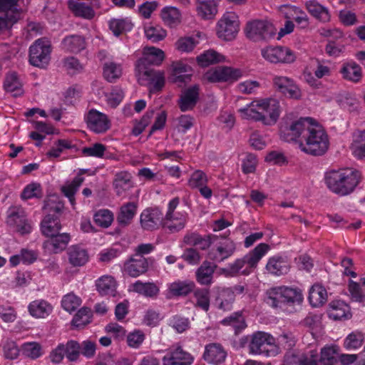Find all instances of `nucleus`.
<instances>
[{"label": "nucleus", "instance_id": "69168bd1", "mask_svg": "<svg viewBox=\"0 0 365 365\" xmlns=\"http://www.w3.org/2000/svg\"><path fill=\"white\" fill-rule=\"evenodd\" d=\"M43 196L40 184L31 183L26 186L21 194L22 200H28L32 197L41 198Z\"/></svg>", "mask_w": 365, "mask_h": 365}, {"label": "nucleus", "instance_id": "5701e85b", "mask_svg": "<svg viewBox=\"0 0 365 365\" xmlns=\"http://www.w3.org/2000/svg\"><path fill=\"white\" fill-rule=\"evenodd\" d=\"M328 315L334 320H346L351 317L350 307L344 301L334 299L329 304Z\"/></svg>", "mask_w": 365, "mask_h": 365}, {"label": "nucleus", "instance_id": "2f4dec72", "mask_svg": "<svg viewBox=\"0 0 365 365\" xmlns=\"http://www.w3.org/2000/svg\"><path fill=\"white\" fill-rule=\"evenodd\" d=\"M340 73L344 80L351 81L352 83H359L362 78V71L359 65L354 61H349L344 63L341 69Z\"/></svg>", "mask_w": 365, "mask_h": 365}, {"label": "nucleus", "instance_id": "72a5a7b5", "mask_svg": "<svg viewBox=\"0 0 365 365\" xmlns=\"http://www.w3.org/2000/svg\"><path fill=\"white\" fill-rule=\"evenodd\" d=\"M196 10L201 18L212 19L217 13V0H197Z\"/></svg>", "mask_w": 365, "mask_h": 365}, {"label": "nucleus", "instance_id": "4d7b16f0", "mask_svg": "<svg viewBox=\"0 0 365 365\" xmlns=\"http://www.w3.org/2000/svg\"><path fill=\"white\" fill-rule=\"evenodd\" d=\"M122 73V68L120 64L113 62L105 63L103 67V75L105 78L110 82L118 78Z\"/></svg>", "mask_w": 365, "mask_h": 365}, {"label": "nucleus", "instance_id": "49530a36", "mask_svg": "<svg viewBox=\"0 0 365 365\" xmlns=\"http://www.w3.org/2000/svg\"><path fill=\"white\" fill-rule=\"evenodd\" d=\"M224 61L225 57L214 50H207L197 57V61L202 67H207Z\"/></svg>", "mask_w": 365, "mask_h": 365}, {"label": "nucleus", "instance_id": "4c0bfd02", "mask_svg": "<svg viewBox=\"0 0 365 365\" xmlns=\"http://www.w3.org/2000/svg\"><path fill=\"white\" fill-rule=\"evenodd\" d=\"M4 87L7 92L11 93L14 97L21 96L24 93L22 82L15 72L9 73L6 76Z\"/></svg>", "mask_w": 365, "mask_h": 365}, {"label": "nucleus", "instance_id": "a878e982", "mask_svg": "<svg viewBox=\"0 0 365 365\" xmlns=\"http://www.w3.org/2000/svg\"><path fill=\"white\" fill-rule=\"evenodd\" d=\"M113 185L115 192L118 196L125 195L134 186L131 175L126 171L117 173Z\"/></svg>", "mask_w": 365, "mask_h": 365}, {"label": "nucleus", "instance_id": "58836bf2", "mask_svg": "<svg viewBox=\"0 0 365 365\" xmlns=\"http://www.w3.org/2000/svg\"><path fill=\"white\" fill-rule=\"evenodd\" d=\"M128 289L145 297H154L159 293V288L155 283L142 282L140 280L130 284Z\"/></svg>", "mask_w": 365, "mask_h": 365}, {"label": "nucleus", "instance_id": "c85d7f7f", "mask_svg": "<svg viewBox=\"0 0 365 365\" xmlns=\"http://www.w3.org/2000/svg\"><path fill=\"white\" fill-rule=\"evenodd\" d=\"M186 215L182 213L166 214L163 222V227L170 232H177L185 227Z\"/></svg>", "mask_w": 365, "mask_h": 365}, {"label": "nucleus", "instance_id": "79ce46f5", "mask_svg": "<svg viewBox=\"0 0 365 365\" xmlns=\"http://www.w3.org/2000/svg\"><path fill=\"white\" fill-rule=\"evenodd\" d=\"M138 205L134 202H129L120 207V213L117 217V221L122 226L129 225L135 216Z\"/></svg>", "mask_w": 365, "mask_h": 365}, {"label": "nucleus", "instance_id": "473e14b6", "mask_svg": "<svg viewBox=\"0 0 365 365\" xmlns=\"http://www.w3.org/2000/svg\"><path fill=\"white\" fill-rule=\"evenodd\" d=\"M266 269L269 273L280 276L288 273L290 264L287 259L282 257H273L269 259Z\"/></svg>", "mask_w": 365, "mask_h": 365}, {"label": "nucleus", "instance_id": "2eb2a0df", "mask_svg": "<svg viewBox=\"0 0 365 365\" xmlns=\"http://www.w3.org/2000/svg\"><path fill=\"white\" fill-rule=\"evenodd\" d=\"M274 87L285 97L292 99H299L302 93L294 81L287 76H276L273 78Z\"/></svg>", "mask_w": 365, "mask_h": 365}, {"label": "nucleus", "instance_id": "c756f323", "mask_svg": "<svg viewBox=\"0 0 365 365\" xmlns=\"http://www.w3.org/2000/svg\"><path fill=\"white\" fill-rule=\"evenodd\" d=\"M227 353L222 346L217 344H210L205 346L203 357L209 363L219 364L225 361Z\"/></svg>", "mask_w": 365, "mask_h": 365}, {"label": "nucleus", "instance_id": "6e6552de", "mask_svg": "<svg viewBox=\"0 0 365 365\" xmlns=\"http://www.w3.org/2000/svg\"><path fill=\"white\" fill-rule=\"evenodd\" d=\"M140 84L148 86L150 93L160 91L165 86V78L164 71L157 70H141L136 72Z\"/></svg>", "mask_w": 365, "mask_h": 365}, {"label": "nucleus", "instance_id": "aec40b11", "mask_svg": "<svg viewBox=\"0 0 365 365\" xmlns=\"http://www.w3.org/2000/svg\"><path fill=\"white\" fill-rule=\"evenodd\" d=\"M48 237L49 239L43 242V247L49 253H58L63 251L71 240L68 233H60L59 232Z\"/></svg>", "mask_w": 365, "mask_h": 365}, {"label": "nucleus", "instance_id": "a211bd4d", "mask_svg": "<svg viewBox=\"0 0 365 365\" xmlns=\"http://www.w3.org/2000/svg\"><path fill=\"white\" fill-rule=\"evenodd\" d=\"M236 250L235 243L230 239H222L216 246L209 252L210 259L215 262H222L231 257Z\"/></svg>", "mask_w": 365, "mask_h": 365}, {"label": "nucleus", "instance_id": "bb28decb", "mask_svg": "<svg viewBox=\"0 0 365 365\" xmlns=\"http://www.w3.org/2000/svg\"><path fill=\"white\" fill-rule=\"evenodd\" d=\"M28 310L33 317L45 319L51 314L53 307L47 301L39 299L31 302L28 306Z\"/></svg>", "mask_w": 365, "mask_h": 365}, {"label": "nucleus", "instance_id": "1a4fd4ad", "mask_svg": "<svg viewBox=\"0 0 365 365\" xmlns=\"http://www.w3.org/2000/svg\"><path fill=\"white\" fill-rule=\"evenodd\" d=\"M218 37L225 41L234 39L239 31V21L235 13L227 12L217 23Z\"/></svg>", "mask_w": 365, "mask_h": 365}, {"label": "nucleus", "instance_id": "4be33fe9", "mask_svg": "<svg viewBox=\"0 0 365 365\" xmlns=\"http://www.w3.org/2000/svg\"><path fill=\"white\" fill-rule=\"evenodd\" d=\"M264 99L255 101L245 108H240L239 112L245 119L261 121L264 124Z\"/></svg>", "mask_w": 365, "mask_h": 365}, {"label": "nucleus", "instance_id": "0e129e2a", "mask_svg": "<svg viewBox=\"0 0 365 365\" xmlns=\"http://www.w3.org/2000/svg\"><path fill=\"white\" fill-rule=\"evenodd\" d=\"M1 346L4 356L9 359H15L19 354V349L18 348L15 341L9 339H4Z\"/></svg>", "mask_w": 365, "mask_h": 365}, {"label": "nucleus", "instance_id": "423d86ee", "mask_svg": "<svg viewBox=\"0 0 365 365\" xmlns=\"http://www.w3.org/2000/svg\"><path fill=\"white\" fill-rule=\"evenodd\" d=\"M20 0H0V31L9 30L19 18Z\"/></svg>", "mask_w": 365, "mask_h": 365}, {"label": "nucleus", "instance_id": "c9c22d12", "mask_svg": "<svg viewBox=\"0 0 365 365\" xmlns=\"http://www.w3.org/2000/svg\"><path fill=\"white\" fill-rule=\"evenodd\" d=\"M68 261L74 267L84 265L88 260V254L86 250L78 246L73 245L67 251Z\"/></svg>", "mask_w": 365, "mask_h": 365}, {"label": "nucleus", "instance_id": "e2e57ef3", "mask_svg": "<svg viewBox=\"0 0 365 365\" xmlns=\"http://www.w3.org/2000/svg\"><path fill=\"white\" fill-rule=\"evenodd\" d=\"M110 29L115 36H119L124 31H130L133 24L125 19H113L109 23Z\"/></svg>", "mask_w": 365, "mask_h": 365}, {"label": "nucleus", "instance_id": "f704fd0d", "mask_svg": "<svg viewBox=\"0 0 365 365\" xmlns=\"http://www.w3.org/2000/svg\"><path fill=\"white\" fill-rule=\"evenodd\" d=\"M264 125L274 124L279 116V102L274 98L264 99Z\"/></svg>", "mask_w": 365, "mask_h": 365}, {"label": "nucleus", "instance_id": "a19ab883", "mask_svg": "<svg viewBox=\"0 0 365 365\" xmlns=\"http://www.w3.org/2000/svg\"><path fill=\"white\" fill-rule=\"evenodd\" d=\"M41 229L42 234L48 237L60 232L61 225L57 216L50 217V215H46L41 222Z\"/></svg>", "mask_w": 365, "mask_h": 365}, {"label": "nucleus", "instance_id": "dca6fc26", "mask_svg": "<svg viewBox=\"0 0 365 365\" xmlns=\"http://www.w3.org/2000/svg\"><path fill=\"white\" fill-rule=\"evenodd\" d=\"M163 215L159 209L147 208L142 212L140 222L143 230L153 231L160 226L163 227Z\"/></svg>", "mask_w": 365, "mask_h": 365}, {"label": "nucleus", "instance_id": "3c124183", "mask_svg": "<svg viewBox=\"0 0 365 365\" xmlns=\"http://www.w3.org/2000/svg\"><path fill=\"white\" fill-rule=\"evenodd\" d=\"M339 348L336 345H327L321 349V356L319 359L322 365H334L336 362V356Z\"/></svg>", "mask_w": 365, "mask_h": 365}, {"label": "nucleus", "instance_id": "412c9836", "mask_svg": "<svg viewBox=\"0 0 365 365\" xmlns=\"http://www.w3.org/2000/svg\"><path fill=\"white\" fill-rule=\"evenodd\" d=\"M272 307L287 313H293L302 307L303 298H269Z\"/></svg>", "mask_w": 365, "mask_h": 365}, {"label": "nucleus", "instance_id": "bf43d9fd", "mask_svg": "<svg viewBox=\"0 0 365 365\" xmlns=\"http://www.w3.org/2000/svg\"><path fill=\"white\" fill-rule=\"evenodd\" d=\"M91 311L83 307L78 310L72 320V324L76 327H81L91 322Z\"/></svg>", "mask_w": 365, "mask_h": 365}, {"label": "nucleus", "instance_id": "20e7f679", "mask_svg": "<svg viewBox=\"0 0 365 365\" xmlns=\"http://www.w3.org/2000/svg\"><path fill=\"white\" fill-rule=\"evenodd\" d=\"M247 339L249 340V351L252 354L269 357L279 353V347L275 344L274 338L266 332L258 331Z\"/></svg>", "mask_w": 365, "mask_h": 365}, {"label": "nucleus", "instance_id": "680f3d73", "mask_svg": "<svg viewBox=\"0 0 365 365\" xmlns=\"http://www.w3.org/2000/svg\"><path fill=\"white\" fill-rule=\"evenodd\" d=\"M198 41L192 36L180 38L175 43V48L180 52H190L198 44Z\"/></svg>", "mask_w": 365, "mask_h": 365}, {"label": "nucleus", "instance_id": "09e8293b", "mask_svg": "<svg viewBox=\"0 0 365 365\" xmlns=\"http://www.w3.org/2000/svg\"><path fill=\"white\" fill-rule=\"evenodd\" d=\"M364 340V333L359 331H354L345 338L344 346L346 350H356L362 346Z\"/></svg>", "mask_w": 365, "mask_h": 365}, {"label": "nucleus", "instance_id": "864d4df0", "mask_svg": "<svg viewBox=\"0 0 365 365\" xmlns=\"http://www.w3.org/2000/svg\"><path fill=\"white\" fill-rule=\"evenodd\" d=\"M21 351L24 356L31 359H36L41 357L43 354L41 345L36 341L23 344Z\"/></svg>", "mask_w": 365, "mask_h": 365}, {"label": "nucleus", "instance_id": "0eeeda50", "mask_svg": "<svg viewBox=\"0 0 365 365\" xmlns=\"http://www.w3.org/2000/svg\"><path fill=\"white\" fill-rule=\"evenodd\" d=\"M51 52V42L46 38L36 40L29 49V61L35 66L48 65Z\"/></svg>", "mask_w": 365, "mask_h": 365}, {"label": "nucleus", "instance_id": "4468645a", "mask_svg": "<svg viewBox=\"0 0 365 365\" xmlns=\"http://www.w3.org/2000/svg\"><path fill=\"white\" fill-rule=\"evenodd\" d=\"M88 128L95 133H104L110 128L108 116L96 109H91L85 116Z\"/></svg>", "mask_w": 365, "mask_h": 365}, {"label": "nucleus", "instance_id": "ddd939ff", "mask_svg": "<svg viewBox=\"0 0 365 365\" xmlns=\"http://www.w3.org/2000/svg\"><path fill=\"white\" fill-rule=\"evenodd\" d=\"M143 53V56L136 63V72H140L141 70H153L148 66H159L165 58L163 51L153 46L145 47Z\"/></svg>", "mask_w": 365, "mask_h": 365}, {"label": "nucleus", "instance_id": "e433bc0d", "mask_svg": "<svg viewBox=\"0 0 365 365\" xmlns=\"http://www.w3.org/2000/svg\"><path fill=\"white\" fill-rule=\"evenodd\" d=\"M63 49L71 53H79L86 48V42L82 36L71 35L66 36L62 41Z\"/></svg>", "mask_w": 365, "mask_h": 365}, {"label": "nucleus", "instance_id": "6ab92c4d", "mask_svg": "<svg viewBox=\"0 0 365 365\" xmlns=\"http://www.w3.org/2000/svg\"><path fill=\"white\" fill-rule=\"evenodd\" d=\"M243 75V71L239 68L227 66H220L209 74L207 78L212 82L235 81Z\"/></svg>", "mask_w": 365, "mask_h": 365}, {"label": "nucleus", "instance_id": "c03bdc74", "mask_svg": "<svg viewBox=\"0 0 365 365\" xmlns=\"http://www.w3.org/2000/svg\"><path fill=\"white\" fill-rule=\"evenodd\" d=\"M306 8L309 13L322 21L327 22L330 19L329 13L325 7L315 0H310L306 3Z\"/></svg>", "mask_w": 365, "mask_h": 365}, {"label": "nucleus", "instance_id": "338daca9", "mask_svg": "<svg viewBox=\"0 0 365 365\" xmlns=\"http://www.w3.org/2000/svg\"><path fill=\"white\" fill-rule=\"evenodd\" d=\"M65 356L71 361H76L80 355V345L78 342L71 340L64 344Z\"/></svg>", "mask_w": 365, "mask_h": 365}, {"label": "nucleus", "instance_id": "de8ad7c7", "mask_svg": "<svg viewBox=\"0 0 365 365\" xmlns=\"http://www.w3.org/2000/svg\"><path fill=\"white\" fill-rule=\"evenodd\" d=\"M161 16L164 23L170 27H175L180 23L181 14L175 7H166L162 10Z\"/></svg>", "mask_w": 365, "mask_h": 365}, {"label": "nucleus", "instance_id": "37998d69", "mask_svg": "<svg viewBox=\"0 0 365 365\" xmlns=\"http://www.w3.org/2000/svg\"><path fill=\"white\" fill-rule=\"evenodd\" d=\"M216 267L217 266L210 262H203L196 272L197 281L202 284H210Z\"/></svg>", "mask_w": 365, "mask_h": 365}, {"label": "nucleus", "instance_id": "f3484780", "mask_svg": "<svg viewBox=\"0 0 365 365\" xmlns=\"http://www.w3.org/2000/svg\"><path fill=\"white\" fill-rule=\"evenodd\" d=\"M192 356L180 346L170 348L163 358V365H190Z\"/></svg>", "mask_w": 365, "mask_h": 365}, {"label": "nucleus", "instance_id": "603ef678", "mask_svg": "<svg viewBox=\"0 0 365 365\" xmlns=\"http://www.w3.org/2000/svg\"><path fill=\"white\" fill-rule=\"evenodd\" d=\"M267 294L269 297H302V291L298 287L280 286L269 289Z\"/></svg>", "mask_w": 365, "mask_h": 365}, {"label": "nucleus", "instance_id": "393cba45", "mask_svg": "<svg viewBox=\"0 0 365 365\" xmlns=\"http://www.w3.org/2000/svg\"><path fill=\"white\" fill-rule=\"evenodd\" d=\"M199 98V86H192L185 89L180 96L179 107L182 112L190 110L195 106Z\"/></svg>", "mask_w": 365, "mask_h": 365}, {"label": "nucleus", "instance_id": "f03ea898", "mask_svg": "<svg viewBox=\"0 0 365 365\" xmlns=\"http://www.w3.org/2000/svg\"><path fill=\"white\" fill-rule=\"evenodd\" d=\"M361 180L360 172L349 168L333 170L325 175L327 187L339 196H346L353 192Z\"/></svg>", "mask_w": 365, "mask_h": 365}, {"label": "nucleus", "instance_id": "39448f33", "mask_svg": "<svg viewBox=\"0 0 365 365\" xmlns=\"http://www.w3.org/2000/svg\"><path fill=\"white\" fill-rule=\"evenodd\" d=\"M274 25L267 20H253L248 21L245 28V33L247 38L254 41H267L276 34Z\"/></svg>", "mask_w": 365, "mask_h": 365}, {"label": "nucleus", "instance_id": "13d9d810", "mask_svg": "<svg viewBox=\"0 0 365 365\" xmlns=\"http://www.w3.org/2000/svg\"><path fill=\"white\" fill-rule=\"evenodd\" d=\"M145 34L148 40L157 43L165 38L166 31L159 26H149L145 29Z\"/></svg>", "mask_w": 365, "mask_h": 365}, {"label": "nucleus", "instance_id": "774afa93", "mask_svg": "<svg viewBox=\"0 0 365 365\" xmlns=\"http://www.w3.org/2000/svg\"><path fill=\"white\" fill-rule=\"evenodd\" d=\"M207 178L206 174L202 170H195L191 175L189 180L188 185L191 188H199L200 187L207 184Z\"/></svg>", "mask_w": 365, "mask_h": 365}, {"label": "nucleus", "instance_id": "cd10ccee", "mask_svg": "<svg viewBox=\"0 0 365 365\" xmlns=\"http://www.w3.org/2000/svg\"><path fill=\"white\" fill-rule=\"evenodd\" d=\"M284 363L285 365H291L292 364L297 365H319L320 362L317 351L312 350L300 357L293 354H287L285 356Z\"/></svg>", "mask_w": 365, "mask_h": 365}, {"label": "nucleus", "instance_id": "a18cd8bd", "mask_svg": "<svg viewBox=\"0 0 365 365\" xmlns=\"http://www.w3.org/2000/svg\"><path fill=\"white\" fill-rule=\"evenodd\" d=\"M69 8L76 16L86 19H92L95 16L93 8L86 3L69 1Z\"/></svg>", "mask_w": 365, "mask_h": 365}, {"label": "nucleus", "instance_id": "8fccbe9b", "mask_svg": "<svg viewBox=\"0 0 365 365\" xmlns=\"http://www.w3.org/2000/svg\"><path fill=\"white\" fill-rule=\"evenodd\" d=\"M83 180L84 178L83 177L78 175L71 182L67 183L61 187L62 192L66 197L68 198L69 202L73 206H74L76 204L74 195L78 190V187L81 186Z\"/></svg>", "mask_w": 365, "mask_h": 365}, {"label": "nucleus", "instance_id": "052dcab7", "mask_svg": "<svg viewBox=\"0 0 365 365\" xmlns=\"http://www.w3.org/2000/svg\"><path fill=\"white\" fill-rule=\"evenodd\" d=\"M96 225L102 227H108L113 221V214L108 210H100L94 215Z\"/></svg>", "mask_w": 365, "mask_h": 365}, {"label": "nucleus", "instance_id": "7c9ffc66", "mask_svg": "<svg viewBox=\"0 0 365 365\" xmlns=\"http://www.w3.org/2000/svg\"><path fill=\"white\" fill-rule=\"evenodd\" d=\"M96 287L101 295L115 297L118 294L117 282L110 275H103L96 281Z\"/></svg>", "mask_w": 365, "mask_h": 365}, {"label": "nucleus", "instance_id": "f257e3e1", "mask_svg": "<svg viewBox=\"0 0 365 365\" xmlns=\"http://www.w3.org/2000/svg\"><path fill=\"white\" fill-rule=\"evenodd\" d=\"M282 138L286 141L300 138L299 148L304 153L322 156L329 149V137L319 123L312 118H301L282 131Z\"/></svg>", "mask_w": 365, "mask_h": 365}, {"label": "nucleus", "instance_id": "5fc2aeb1", "mask_svg": "<svg viewBox=\"0 0 365 365\" xmlns=\"http://www.w3.org/2000/svg\"><path fill=\"white\" fill-rule=\"evenodd\" d=\"M221 323L224 325L232 327L235 334L240 332L246 327L245 319L240 312H236L229 317L224 319Z\"/></svg>", "mask_w": 365, "mask_h": 365}, {"label": "nucleus", "instance_id": "b1692460", "mask_svg": "<svg viewBox=\"0 0 365 365\" xmlns=\"http://www.w3.org/2000/svg\"><path fill=\"white\" fill-rule=\"evenodd\" d=\"M168 294L174 297L187 296L194 293L196 297H205V294L197 296L195 292V284L192 281L178 280L168 284Z\"/></svg>", "mask_w": 365, "mask_h": 365}, {"label": "nucleus", "instance_id": "6e6d98bb", "mask_svg": "<svg viewBox=\"0 0 365 365\" xmlns=\"http://www.w3.org/2000/svg\"><path fill=\"white\" fill-rule=\"evenodd\" d=\"M352 149L356 158L359 159L365 158V130L359 131L354 135Z\"/></svg>", "mask_w": 365, "mask_h": 365}, {"label": "nucleus", "instance_id": "f8f14e48", "mask_svg": "<svg viewBox=\"0 0 365 365\" xmlns=\"http://www.w3.org/2000/svg\"><path fill=\"white\" fill-rule=\"evenodd\" d=\"M155 260L138 255H132L124 264L125 271L131 277H137L145 274Z\"/></svg>", "mask_w": 365, "mask_h": 365}, {"label": "nucleus", "instance_id": "9d476101", "mask_svg": "<svg viewBox=\"0 0 365 365\" xmlns=\"http://www.w3.org/2000/svg\"><path fill=\"white\" fill-rule=\"evenodd\" d=\"M6 223L21 235L28 234L31 231V225L26 218V212L20 206L9 208Z\"/></svg>", "mask_w": 365, "mask_h": 365}, {"label": "nucleus", "instance_id": "7ed1b4c3", "mask_svg": "<svg viewBox=\"0 0 365 365\" xmlns=\"http://www.w3.org/2000/svg\"><path fill=\"white\" fill-rule=\"evenodd\" d=\"M269 250V246L267 244L260 243L242 258L237 259L230 263L223 269L224 273L228 276H235L238 274L248 275L257 267L259 260Z\"/></svg>", "mask_w": 365, "mask_h": 365}, {"label": "nucleus", "instance_id": "ea45409f", "mask_svg": "<svg viewBox=\"0 0 365 365\" xmlns=\"http://www.w3.org/2000/svg\"><path fill=\"white\" fill-rule=\"evenodd\" d=\"M43 209L46 213V215H50V217H58L62 215L64 210V205L58 197L52 196L47 198L44 201V205Z\"/></svg>", "mask_w": 365, "mask_h": 365}, {"label": "nucleus", "instance_id": "9b49d317", "mask_svg": "<svg viewBox=\"0 0 365 365\" xmlns=\"http://www.w3.org/2000/svg\"><path fill=\"white\" fill-rule=\"evenodd\" d=\"M262 56L273 63H290L294 61V53L287 47L267 46L261 51Z\"/></svg>", "mask_w": 365, "mask_h": 365}]
</instances>
